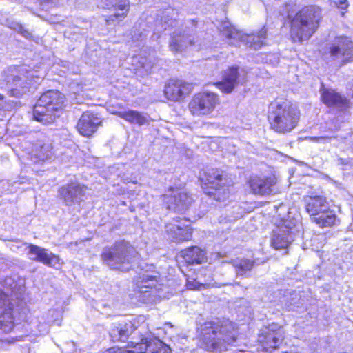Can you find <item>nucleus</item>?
<instances>
[{
  "instance_id": "17",
  "label": "nucleus",
  "mask_w": 353,
  "mask_h": 353,
  "mask_svg": "<svg viewBox=\"0 0 353 353\" xmlns=\"http://www.w3.org/2000/svg\"><path fill=\"white\" fill-rule=\"evenodd\" d=\"M103 353H172L171 350L161 344V342L148 343L146 339H142L141 343H136L133 350L118 347H111Z\"/></svg>"
},
{
  "instance_id": "11",
  "label": "nucleus",
  "mask_w": 353,
  "mask_h": 353,
  "mask_svg": "<svg viewBox=\"0 0 353 353\" xmlns=\"http://www.w3.org/2000/svg\"><path fill=\"white\" fill-rule=\"evenodd\" d=\"M220 103L218 94L212 92H201L195 94L188 103V109L195 117L212 114Z\"/></svg>"
},
{
  "instance_id": "26",
  "label": "nucleus",
  "mask_w": 353,
  "mask_h": 353,
  "mask_svg": "<svg viewBox=\"0 0 353 353\" xmlns=\"http://www.w3.org/2000/svg\"><path fill=\"white\" fill-rule=\"evenodd\" d=\"M114 114L131 124L139 125H149L152 121L148 114L131 109L117 111Z\"/></svg>"
},
{
  "instance_id": "3",
  "label": "nucleus",
  "mask_w": 353,
  "mask_h": 353,
  "mask_svg": "<svg viewBox=\"0 0 353 353\" xmlns=\"http://www.w3.org/2000/svg\"><path fill=\"white\" fill-rule=\"evenodd\" d=\"M299 118V111L287 100H276L269 105L268 120L271 128L278 133L286 134L292 130Z\"/></svg>"
},
{
  "instance_id": "24",
  "label": "nucleus",
  "mask_w": 353,
  "mask_h": 353,
  "mask_svg": "<svg viewBox=\"0 0 353 353\" xmlns=\"http://www.w3.org/2000/svg\"><path fill=\"white\" fill-rule=\"evenodd\" d=\"M101 123V118L97 114L85 112L79 119L77 128L81 134L90 137L96 132Z\"/></svg>"
},
{
  "instance_id": "21",
  "label": "nucleus",
  "mask_w": 353,
  "mask_h": 353,
  "mask_svg": "<svg viewBox=\"0 0 353 353\" xmlns=\"http://www.w3.org/2000/svg\"><path fill=\"white\" fill-rule=\"evenodd\" d=\"M277 178L274 174L266 176H252L249 180L250 187L255 194L269 195L274 192Z\"/></svg>"
},
{
  "instance_id": "19",
  "label": "nucleus",
  "mask_w": 353,
  "mask_h": 353,
  "mask_svg": "<svg viewBox=\"0 0 353 353\" xmlns=\"http://www.w3.org/2000/svg\"><path fill=\"white\" fill-rule=\"evenodd\" d=\"M192 90V84L183 80L170 79L165 85L164 93L168 99L179 101L188 96Z\"/></svg>"
},
{
  "instance_id": "37",
  "label": "nucleus",
  "mask_w": 353,
  "mask_h": 353,
  "mask_svg": "<svg viewBox=\"0 0 353 353\" xmlns=\"http://www.w3.org/2000/svg\"><path fill=\"white\" fill-rule=\"evenodd\" d=\"M41 156H31V160L34 161L35 163H39L40 162L43 164L48 161V158L46 159H41Z\"/></svg>"
},
{
  "instance_id": "39",
  "label": "nucleus",
  "mask_w": 353,
  "mask_h": 353,
  "mask_svg": "<svg viewBox=\"0 0 353 353\" xmlns=\"http://www.w3.org/2000/svg\"><path fill=\"white\" fill-rule=\"evenodd\" d=\"M4 97L0 94V109L3 108Z\"/></svg>"
},
{
  "instance_id": "8",
  "label": "nucleus",
  "mask_w": 353,
  "mask_h": 353,
  "mask_svg": "<svg viewBox=\"0 0 353 353\" xmlns=\"http://www.w3.org/2000/svg\"><path fill=\"white\" fill-rule=\"evenodd\" d=\"M33 77V72L24 66L8 68L5 81L10 96L19 97L29 91Z\"/></svg>"
},
{
  "instance_id": "36",
  "label": "nucleus",
  "mask_w": 353,
  "mask_h": 353,
  "mask_svg": "<svg viewBox=\"0 0 353 353\" xmlns=\"http://www.w3.org/2000/svg\"><path fill=\"white\" fill-rule=\"evenodd\" d=\"M310 139L314 140L316 142L325 143L327 141H330L332 139V138L327 137H311Z\"/></svg>"
},
{
  "instance_id": "4",
  "label": "nucleus",
  "mask_w": 353,
  "mask_h": 353,
  "mask_svg": "<svg viewBox=\"0 0 353 353\" xmlns=\"http://www.w3.org/2000/svg\"><path fill=\"white\" fill-rule=\"evenodd\" d=\"M137 254L135 248L129 241L119 240L104 247L100 257L103 264L110 269L127 272Z\"/></svg>"
},
{
  "instance_id": "32",
  "label": "nucleus",
  "mask_w": 353,
  "mask_h": 353,
  "mask_svg": "<svg viewBox=\"0 0 353 353\" xmlns=\"http://www.w3.org/2000/svg\"><path fill=\"white\" fill-rule=\"evenodd\" d=\"M141 279V285L143 287L150 288L155 285L157 281L156 276L150 274H143Z\"/></svg>"
},
{
  "instance_id": "35",
  "label": "nucleus",
  "mask_w": 353,
  "mask_h": 353,
  "mask_svg": "<svg viewBox=\"0 0 353 353\" xmlns=\"http://www.w3.org/2000/svg\"><path fill=\"white\" fill-rule=\"evenodd\" d=\"M202 285L201 284H199L198 282H196V281H188L187 282V287L188 289L190 290H199V286H201Z\"/></svg>"
},
{
  "instance_id": "27",
  "label": "nucleus",
  "mask_w": 353,
  "mask_h": 353,
  "mask_svg": "<svg viewBox=\"0 0 353 353\" xmlns=\"http://www.w3.org/2000/svg\"><path fill=\"white\" fill-rule=\"evenodd\" d=\"M135 329V325L132 321H123L114 325L110 334L114 341H125Z\"/></svg>"
},
{
  "instance_id": "2",
  "label": "nucleus",
  "mask_w": 353,
  "mask_h": 353,
  "mask_svg": "<svg viewBox=\"0 0 353 353\" xmlns=\"http://www.w3.org/2000/svg\"><path fill=\"white\" fill-rule=\"evenodd\" d=\"M322 19L321 9L316 6L302 8L290 17V36L293 41H307L317 30Z\"/></svg>"
},
{
  "instance_id": "7",
  "label": "nucleus",
  "mask_w": 353,
  "mask_h": 353,
  "mask_svg": "<svg viewBox=\"0 0 353 353\" xmlns=\"http://www.w3.org/2000/svg\"><path fill=\"white\" fill-rule=\"evenodd\" d=\"M306 211L313 220L321 228L330 227L336 224L337 218L333 211L330 210L329 203L322 196H307L304 199Z\"/></svg>"
},
{
  "instance_id": "40",
  "label": "nucleus",
  "mask_w": 353,
  "mask_h": 353,
  "mask_svg": "<svg viewBox=\"0 0 353 353\" xmlns=\"http://www.w3.org/2000/svg\"><path fill=\"white\" fill-rule=\"evenodd\" d=\"M48 314H51L52 316L54 315L59 316V312L54 310H50L48 311Z\"/></svg>"
},
{
  "instance_id": "16",
  "label": "nucleus",
  "mask_w": 353,
  "mask_h": 353,
  "mask_svg": "<svg viewBox=\"0 0 353 353\" xmlns=\"http://www.w3.org/2000/svg\"><path fill=\"white\" fill-rule=\"evenodd\" d=\"M246 81V72L243 69L237 67H230L225 70L221 81L216 83L217 88L223 92L230 93L239 83Z\"/></svg>"
},
{
  "instance_id": "33",
  "label": "nucleus",
  "mask_w": 353,
  "mask_h": 353,
  "mask_svg": "<svg viewBox=\"0 0 353 353\" xmlns=\"http://www.w3.org/2000/svg\"><path fill=\"white\" fill-rule=\"evenodd\" d=\"M333 1L341 9H345L348 6L347 0H333Z\"/></svg>"
},
{
  "instance_id": "9",
  "label": "nucleus",
  "mask_w": 353,
  "mask_h": 353,
  "mask_svg": "<svg viewBox=\"0 0 353 353\" xmlns=\"http://www.w3.org/2000/svg\"><path fill=\"white\" fill-rule=\"evenodd\" d=\"M221 32L223 37L228 39L231 46H237L239 43H244L245 45L254 50L261 48L266 44V30L262 28L257 34H244L236 30L230 24L225 23L223 25Z\"/></svg>"
},
{
  "instance_id": "38",
  "label": "nucleus",
  "mask_w": 353,
  "mask_h": 353,
  "mask_svg": "<svg viewBox=\"0 0 353 353\" xmlns=\"http://www.w3.org/2000/svg\"><path fill=\"white\" fill-rule=\"evenodd\" d=\"M126 14L125 13H122V14H119V13H116V14H114L112 15H110L109 17V19L108 21H114V19H117L118 17H122V18H124L125 17Z\"/></svg>"
},
{
  "instance_id": "22",
  "label": "nucleus",
  "mask_w": 353,
  "mask_h": 353,
  "mask_svg": "<svg viewBox=\"0 0 353 353\" xmlns=\"http://www.w3.org/2000/svg\"><path fill=\"white\" fill-rule=\"evenodd\" d=\"M164 202L167 208L176 212H185L192 202V198L188 193L176 190L172 194H166L164 196Z\"/></svg>"
},
{
  "instance_id": "6",
  "label": "nucleus",
  "mask_w": 353,
  "mask_h": 353,
  "mask_svg": "<svg viewBox=\"0 0 353 353\" xmlns=\"http://www.w3.org/2000/svg\"><path fill=\"white\" fill-rule=\"evenodd\" d=\"M4 291L0 290V330L3 332H10L14 327L12 305L9 296L13 297L21 289L11 277L3 281Z\"/></svg>"
},
{
  "instance_id": "14",
  "label": "nucleus",
  "mask_w": 353,
  "mask_h": 353,
  "mask_svg": "<svg viewBox=\"0 0 353 353\" xmlns=\"http://www.w3.org/2000/svg\"><path fill=\"white\" fill-rule=\"evenodd\" d=\"M165 229L172 241L179 243L192 238V229L188 221L180 216L174 217L171 222L166 223Z\"/></svg>"
},
{
  "instance_id": "1",
  "label": "nucleus",
  "mask_w": 353,
  "mask_h": 353,
  "mask_svg": "<svg viewBox=\"0 0 353 353\" xmlns=\"http://www.w3.org/2000/svg\"><path fill=\"white\" fill-rule=\"evenodd\" d=\"M237 331L229 320L207 322L201 328V347L209 352H221L236 341Z\"/></svg>"
},
{
  "instance_id": "15",
  "label": "nucleus",
  "mask_w": 353,
  "mask_h": 353,
  "mask_svg": "<svg viewBox=\"0 0 353 353\" xmlns=\"http://www.w3.org/2000/svg\"><path fill=\"white\" fill-rule=\"evenodd\" d=\"M284 339V330L278 324L272 323L261 330L259 341L266 352L279 347Z\"/></svg>"
},
{
  "instance_id": "42",
  "label": "nucleus",
  "mask_w": 353,
  "mask_h": 353,
  "mask_svg": "<svg viewBox=\"0 0 353 353\" xmlns=\"http://www.w3.org/2000/svg\"><path fill=\"white\" fill-rule=\"evenodd\" d=\"M276 152H277V151H276ZM278 153H279V154H281V155H283V154H284L283 153L280 152H278Z\"/></svg>"
},
{
  "instance_id": "20",
  "label": "nucleus",
  "mask_w": 353,
  "mask_h": 353,
  "mask_svg": "<svg viewBox=\"0 0 353 353\" xmlns=\"http://www.w3.org/2000/svg\"><path fill=\"white\" fill-rule=\"evenodd\" d=\"M198 42L190 30H175L171 35L169 43L170 50L174 52H181L189 46H194Z\"/></svg>"
},
{
  "instance_id": "28",
  "label": "nucleus",
  "mask_w": 353,
  "mask_h": 353,
  "mask_svg": "<svg viewBox=\"0 0 353 353\" xmlns=\"http://www.w3.org/2000/svg\"><path fill=\"white\" fill-rule=\"evenodd\" d=\"M206 253L197 246L190 247L183 250L180 253V256L188 265L201 264L206 260Z\"/></svg>"
},
{
  "instance_id": "31",
  "label": "nucleus",
  "mask_w": 353,
  "mask_h": 353,
  "mask_svg": "<svg viewBox=\"0 0 353 353\" xmlns=\"http://www.w3.org/2000/svg\"><path fill=\"white\" fill-rule=\"evenodd\" d=\"M8 26L11 29H13V30L20 32V34L21 35H23L24 37L28 38L30 36V33L27 30H26L22 26L21 24H20L17 22H15V21L10 22V23H8Z\"/></svg>"
},
{
  "instance_id": "30",
  "label": "nucleus",
  "mask_w": 353,
  "mask_h": 353,
  "mask_svg": "<svg viewBox=\"0 0 353 353\" xmlns=\"http://www.w3.org/2000/svg\"><path fill=\"white\" fill-rule=\"evenodd\" d=\"M33 147L35 152L43 154L50 152L52 148L49 139L44 135H41V137L34 143Z\"/></svg>"
},
{
  "instance_id": "23",
  "label": "nucleus",
  "mask_w": 353,
  "mask_h": 353,
  "mask_svg": "<svg viewBox=\"0 0 353 353\" xmlns=\"http://www.w3.org/2000/svg\"><path fill=\"white\" fill-rule=\"evenodd\" d=\"M321 94L323 103L331 109L342 111L348 107L347 99L332 88L323 87Z\"/></svg>"
},
{
  "instance_id": "13",
  "label": "nucleus",
  "mask_w": 353,
  "mask_h": 353,
  "mask_svg": "<svg viewBox=\"0 0 353 353\" xmlns=\"http://www.w3.org/2000/svg\"><path fill=\"white\" fill-rule=\"evenodd\" d=\"M17 244L18 248L23 247L24 250H28L27 254L30 260L41 262L52 268H57L60 265L59 257L47 249L33 244H27L22 241H17Z\"/></svg>"
},
{
  "instance_id": "29",
  "label": "nucleus",
  "mask_w": 353,
  "mask_h": 353,
  "mask_svg": "<svg viewBox=\"0 0 353 353\" xmlns=\"http://www.w3.org/2000/svg\"><path fill=\"white\" fill-rule=\"evenodd\" d=\"M256 261L254 260L237 258L232 261L233 267L237 276H250V272L254 266Z\"/></svg>"
},
{
  "instance_id": "18",
  "label": "nucleus",
  "mask_w": 353,
  "mask_h": 353,
  "mask_svg": "<svg viewBox=\"0 0 353 353\" xmlns=\"http://www.w3.org/2000/svg\"><path fill=\"white\" fill-rule=\"evenodd\" d=\"M86 187L78 182H71L59 190L60 199L68 206L79 203L85 195Z\"/></svg>"
},
{
  "instance_id": "10",
  "label": "nucleus",
  "mask_w": 353,
  "mask_h": 353,
  "mask_svg": "<svg viewBox=\"0 0 353 353\" xmlns=\"http://www.w3.org/2000/svg\"><path fill=\"white\" fill-rule=\"evenodd\" d=\"M300 225L296 219L283 220L281 225L273 230L271 244L276 250L287 248L299 232Z\"/></svg>"
},
{
  "instance_id": "12",
  "label": "nucleus",
  "mask_w": 353,
  "mask_h": 353,
  "mask_svg": "<svg viewBox=\"0 0 353 353\" xmlns=\"http://www.w3.org/2000/svg\"><path fill=\"white\" fill-rule=\"evenodd\" d=\"M331 61L342 65L353 61V42L347 37H337L329 44Z\"/></svg>"
},
{
  "instance_id": "41",
  "label": "nucleus",
  "mask_w": 353,
  "mask_h": 353,
  "mask_svg": "<svg viewBox=\"0 0 353 353\" xmlns=\"http://www.w3.org/2000/svg\"><path fill=\"white\" fill-rule=\"evenodd\" d=\"M206 194H208L209 195H211V194L215 195L216 194L214 192H211V191L206 192Z\"/></svg>"
},
{
  "instance_id": "25",
  "label": "nucleus",
  "mask_w": 353,
  "mask_h": 353,
  "mask_svg": "<svg viewBox=\"0 0 353 353\" xmlns=\"http://www.w3.org/2000/svg\"><path fill=\"white\" fill-rule=\"evenodd\" d=\"M199 179L203 190L211 188L219 190L223 183L222 172L216 168H208L200 173Z\"/></svg>"
},
{
  "instance_id": "43",
  "label": "nucleus",
  "mask_w": 353,
  "mask_h": 353,
  "mask_svg": "<svg viewBox=\"0 0 353 353\" xmlns=\"http://www.w3.org/2000/svg\"><path fill=\"white\" fill-rule=\"evenodd\" d=\"M48 323H51V322H52V320H48Z\"/></svg>"
},
{
  "instance_id": "34",
  "label": "nucleus",
  "mask_w": 353,
  "mask_h": 353,
  "mask_svg": "<svg viewBox=\"0 0 353 353\" xmlns=\"http://www.w3.org/2000/svg\"><path fill=\"white\" fill-rule=\"evenodd\" d=\"M128 5V2H127V0H119V2H116L113 6L117 7L119 10H123Z\"/></svg>"
},
{
  "instance_id": "5",
  "label": "nucleus",
  "mask_w": 353,
  "mask_h": 353,
  "mask_svg": "<svg viewBox=\"0 0 353 353\" xmlns=\"http://www.w3.org/2000/svg\"><path fill=\"white\" fill-rule=\"evenodd\" d=\"M64 96L57 90H48L38 99L33 110L36 121L43 124H50L54 121L57 112L62 108Z\"/></svg>"
}]
</instances>
